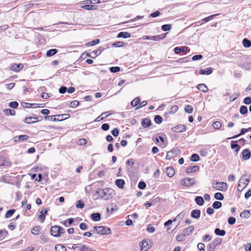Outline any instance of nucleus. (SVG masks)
I'll list each match as a JSON object with an SVG mask.
<instances>
[{
    "label": "nucleus",
    "mask_w": 251,
    "mask_h": 251,
    "mask_svg": "<svg viewBox=\"0 0 251 251\" xmlns=\"http://www.w3.org/2000/svg\"><path fill=\"white\" fill-rule=\"evenodd\" d=\"M214 198L218 200L222 201L224 199L223 195L220 192H217L214 195Z\"/></svg>",
    "instance_id": "42"
},
{
    "label": "nucleus",
    "mask_w": 251,
    "mask_h": 251,
    "mask_svg": "<svg viewBox=\"0 0 251 251\" xmlns=\"http://www.w3.org/2000/svg\"><path fill=\"white\" fill-rule=\"evenodd\" d=\"M113 193L114 190L110 188L98 189L94 194V197L95 199L100 198L104 200H108L112 198Z\"/></svg>",
    "instance_id": "1"
},
{
    "label": "nucleus",
    "mask_w": 251,
    "mask_h": 251,
    "mask_svg": "<svg viewBox=\"0 0 251 251\" xmlns=\"http://www.w3.org/2000/svg\"><path fill=\"white\" fill-rule=\"evenodd\" d=\"M55 249L56 251H66V247L62 245H60V244H58V245H56L55 247Z\"/></svg>",
    "instance_id": "39"
},
{
    "label": "nucleus",
    "mask_w": 251,
    "mask_h": 251,
    "mask_svg": "<svg viewBox=\"0 0 251 251\" xmlns=\"http://www.w3.org/2000/svg\"><path fill=\"white\" fill-rule=\"evenodd\" d=\"M195 202L199 205H202L204 203V200L202 197L197 196L195 199Z\"/></svg>",
    "instance_id": "27"
},
{
    "label": "nucleus",
    "mask_w": 251,
    "mask_h": 251,
    "mask_svg": "<svg viewBox=\"0 0 251 251\" xmlns=\"http://www.w3.org/2000/svg\"><path fill=\"white\" fill-rule=\"evenodd\" d=\"M222 203L220 201H215L213 202L212 204V206L213 208L215 209H219L222 206Z\"/></svg>",
    "instance_id": "48"
},
{
    "label": "nucleus",
    "mask_w": 251,
    "mask_h": 251,
    "mask_svg": "<svg viewBox=\"0 0 251 251\" xmlns=\"http://www.w3.org/2000/svg\"><path fill=\"white\" fill-rule=\"evenodd\" d=\"M79 105V102L77 100H74L72 101L69 105V106L72 108H75Z\"/></svg>",
    "instance_id": "59"
},
{
    "label": "nucleus",
    "mask_w": 251,
    "mask_h": 251,
    "mask_svg": "<svg viewBox=\"0 0 251 251\" xmlns=\"http://www.w3.org/2000/svg\"><path fill=\"white\" fill-rule=\"evenodd\" d=\"M216 15H217L215 14V15H210L207 17L203 18V19L201 20V21L198 22V23H200V24H203V23H206V22H208L209 21L212 20L213 19V18L214 17L216 16Z\"/></svg>",
    "instance_id": "28"
},
{
    "label": "nucleus",
    "mask_w": 251,
    "mask_h": 251,
    "mask_svg": "<svg viewBox=\"0 0 251 251\" xmlns=\"http://www.w3.org/2000/svg\"><path fill=\"white\" fill-rule=\"evenodd\" d=\"M186 212L184 211H182L179 214H178L175 219L173 220L174 222L177 221L178 224L180 223L181 220L183 218V217L185 216Z\"/></svg>",
    "instance_id": "16"
},
{
    "label": "nucleus",
    "mask_w": 251,
    "mask_h": 251,
    "mask_svg": "<svg viewBox=\"0 0 251 251\" xmlns=\"http://www.w3.org/2000/svg\"><path fill=\"white\" fill-rule=\"evenodd\" d=\"M175 173V170L172 167H168L166 169V174L170 177H172L174 175Z\"/></svg>",
    "instance_id": "25"
},
{
    "label": "nucleus",
    "mask_w": 251,
    "mask_h": 251,
    "mask_svg": "<svg viewBox=\"0 0 251 251\" xmlns=\"http://www.w3.org/2000/svg\"><path fill=\"white\" fill-rule=\"evenodd\" d=\"M199 169V167L198 166H193L190 167H188L186 170V172L187 174L196 172L198 171Z\"/></svg>",
    "instance_id": "22"
},
{
    "label": "nucleus",
    "mask_w": 251,
    "mask_h": 251,
    "mask_svg": "<svg viewBox=\"0 0 251 251\" xmlns=\"http://www.w3.org/2000/svg\"><path fill=\"white\" fill-rule=\"evenodd\" d=\"M41 227L40 226H35L31 229V233L34 235H38L39 233Z\"/></svg>",
    "instance_id": "35"
},
{
    "label": "nucleus",
    "mask_w": 251,
    "mask_h": 251,
    "mask_svg": "<svg viewBox=\"0 0 251 251\" xmlns=\"http://www.w3.org/2000/svg\"><path fill=\"white\" fill-rule=\"evenodd\" d=\"M130 37L131 35L129 33L124 31L119 32L117 35V37L118 38H128Z\"/></svg>",
    "instance_id": "20"
},
{
    "label": "nucleus",
    "mask_w": 251,
    "mask_h": 251,
    "mask_svg": "<svg viewBox=\"0 0 251 251\" xmlns=\"http://www.w3.org/2000/svg\"><path fill=\"white\" fill-rule=\"evenodd\" d=\"M212 126L215 129H218L221 127L222 124L220 122L216 121L213 123Z\"/></svg>",
    "instance_id": "53"
},
{
    "label": "nucleus",
    "mask_w": 251,
    "mask_h": 251,
    "mask_svg": "<svg viewBox=\"0 0 251 251\" xmlns=\"http://www.w3.org/2000/svg\"><path fill=\"white\" fill-rule=\"evenodd\" d=\"M247 132V130L246 129V128H242L241 130V132L239 134L232 137H231V138H228V139H231V138H237L238 137L240 136V135H243L246 132Z\"/></svg>",
    "instance_id": "52"
},
{
    "label": "nucleus",
    "mask_w": 251,
    "mask_h": 251,
    "mask_svg": "<svg viewBox=\"0 0 251 251\" xmlns=\"http://www.w3.org/2000/svg\"><path fill=\"white\" fill-rule=\"evenodd\" d=\"M172 25L170 24L163 25L161 26V29L164 31H169L171 30Z\"/></svg>",
    "instance_id": "47"
},
{
    "label": "nucleus",
    "mask_w": 251,
    "mask_h": 251,
    "mask_svg": "<svg viewBox=\"0 0 251 251\" xmlns=\"http://www.w3.org/2000/svg\"><path fill=\"white\" fill-rule=\"evenodd\" d=\"M57 52V50L56 49H51L47 51L46 55L47 56H51L54 54H55Z\"/></svg>",
    "instance_id": "36"
},
{
    "label": "nucleus",
    "mask_w": 251,
    "mask_h": 251,
    "mask_svg": "<svg viewBox=\"0 0 251 251\" xmlns=\"http://www.w3.org/2000/svg\"><path fill=\"white\" fill-rule=\"evenodd\" d=\"M194 230V227L193 226H191L187 228H185L182 232L185 236H188Z\"/></svg>",
    "instance_id": "18"
},
{
    "label": "nucleus",
    "mask_w": 251,
    "mask_h": 251,
    "mask_svg": "<svg viewBox=\"0 0 251 251\" xmlns=\"http://www.w3.org/2000/svg\"><path fill=\"white\" fill-rule=\"evenodd\" d=\"M154 122L157 124H161L163 121L162 118L159 115H156L154 117Z\"/></svg>",
    "instance_id": "51"
},
{
    "label": "nucleus",
    "mask_w": 251,
    "mask_h": 251,
    "mask_svg": "<svg viewBox=\"0 0 251 251\" xmlns=\"http://www.w3.org/2000/svg\"><path fill=\"white\" fill-rule=\"evenodd\" d=\"M197 247L200 251H205V245L204 244L199 243L197 245Z\"/></svg>",
    "instance_id": "60"
},
{
    "label": "nucleus",
    "mask_w": 251,
    "mask_h": 251,
    "mask_svg": "<svg viewBox=\"0 0 251 251\" xmlns=\"http://www.w3.org/2000/svg\"><path fill=\"white\" fill-rule=\"evenodd\" d=\"M214 188L217 190L224 191L227 189V184L226 182H216L214 184Z\"/></svg>",
    "instance_id": "5"
},
{
    "label": "nucleus",
    "mask_w": 251,
    "mask_h": 251,
    "mask_svg": "<svg viewBox=\"0 0 251 251\" xmlns=\"http://www.w3.org/2000/svg\"><path fill=\"white\" fill-rule=\"evenodd\" d=\"M3 112L6 116H14L16 114L15 110L10 109H5L3 110Z\"/></svg>",
    "instance_id": "29"
},
{
    "label": "nucleus",
    "mask_w": 251,
    "mask_h": 251,
    "mask_svg": "<svg viewBox=\"0 0 251 251\" xmlns=\"http://www.w3.org/2000/svg\"><path fill=\"white\" fill-rule=\"evenodd\" d=\"M19 105V103L17 101H13L9 102V106L11 108H13L14 109H16L18 107Z\"/></svg>",
    "instance_id": "50"
},
{
    "label": "nucleus",
    "mask_w": 251,
    "mask_h": 251,
    "mask_svg": "<svg viewBox=\"0 0 251 251\" xmlns=\"http://www.w3.org/2000/svg\"><path fill=\"white\" fill-rule=\"evenodd\" d=\"M100 43V40L99 39H96L93 40L91 42H88L86 43L85 45L88 47L93 46L96 45Z\"/></svg>",
    "instance_id": "32"
},
{
    "label": "nucleus",
    "mask_w": 251,
    "mask_h": 251,
    "mask_svg": "<svg viewBox=\"0 0 251 251\" xmlns=\"http://www.w3.org/2000/svg\"><path fill=\"white\" fill-rule=\"evenodd\" d=\"M29 136L27 135H22L16 136L14 137L15 142H19L21 141H26L28 139Z\"/></svg>",
    "instance_id": "14"
},
{
    "label": "nucleus",
    "mask_w": 251,
    "mask_h": 251,
    "mask_svg": "<svg viewBox=\"0 0 251 251\" xmlns=\"http://www.w3.org/2000/svg\"><path fill=\"white\" fill-rule=\"evenodd\" d=\"M200 160L199 155L198 154H193L190 158V160L193 162H197Z\"/></svg>",
    "instance_id": "43"
},
{
    "label": "nucleus",
    "mask_w": 251,
    "mask_h": 251,
    "mask_svg": "<svg viewBox=\"0 0 251 251\" xmlns=\"http://www.w3.org/2000/svg\"><path fill=\"white\" fill-rule=\"evenodd\" d=\"M115 184L119 188L122 189L124 187L125 181L124 179H117L115 181Z\"/></svg>",
    "instance_id": "21"
},
{
    "label": "nucleus",
    "mask_w": 251,
    "mask_h": 251,
    "mask_svg": "<svg viewBox=\"0 0 251 251\" xmlns=\"http://www.w3.org/2000/svg\"><path fill=\"white\" fill-rule=\"evenodd\" d=\"M185 111L186 112L191 114L193 111V108L190 105H187L185 108Z\"/></svg>",
    "instance_id": "54"
},
{
    "label": "nucleus",
    "mask_w": 251,
    "mask_h": 251,
    "mask_svg": "<svg viewBox=\"0 0 251 251\" xmlns=\"http://www.w3.org/2000/svg\"><path fill=\"white\" fill-rule=\"evenodd\" d=\"M7 234V232L5 230H0V240L4 238Z\"/></svg>",
    "instance_id": "64"
},
{
    "label": "nucleus",
    "mask_w": 251,
    "mask_h": 251,
    "mask_svg": "<svg viewBox=\"0 0 251 251\" xmlns=\"http://www.w3.org/2000/svg\"><path fill=\"white\" fill-rule=\"evenodd\" d=\"M185 238L186 236L183 232H182L181 234H179L176 236V239L178 242H182L185 240Z\"/></svg>",
    "instance_id": "44"
},
{
    "label": "nucleus",
    "mask_w": 251,
    "mask_h": 251,
    "mask_svg": "<svg viewBox=\"0 0 251 251\" xmlns=\"http://www.w3.org/2000/svg\"><path fill=\"white\" fill-rule=\"evenodd\" d=\"M181 184L183 186H190L195 184V181L193 178L186 177L181 180Z\"/></svg>",
    "instance_id": "6"
},
{
    "label": "nucleus",
    "mask_w": 251,
    "mask_h": 251,
    "mask_svg": "<svg viewBox=\"0 0 251 251\" xmlns=\"http://www.w3.org/2000/svg\"><path fill=\"white\" fill-rule=\"evenodd\" d=\"M251 156V153L249 149H245L242 151V157L244 160H248Z\"/></svg>",
    "instance_id": "12"
},
{
    "label": "nucleus",
    "mask_w": 251,
    "mask_h": 251,
    "mask_svg": "<svg viewBox=\"0 0 251 251\" xmlns=\"http://www.w3.org/2000/svg\"><path fill=\"white\" fill-rule=\"evenodd\" d=\"M162 34L160 35H158L156 36H144L143 37V39L145 40H153V41H159L161 39H164L165 38L166 34Z\"/></svg>",
    "instance_id": "4"
},
{
    "label": "nucleus",
    "mask_w": 251,
    "mask_h": 251,
    "mask_svg": "<svg viewBox=\"0 0 251 251\" xmlns=\"http://www.w3.org/2000/svg\"><path fill=\"white\" fill-rule=\"evenodd\" d=\"M15 210L14 209H10V210H8L5 215V217L6 218H9L10 217H11L13 214L15 213Z\"/></svg>",
    "instance_id": "41"
},
{
    "label": "nucleus",
    "mask_w": 251,
    "mask_h": 251,
    "mask_svg": "<svg viewBox=\"0 0 251 251\" xmlns=\"http://www.w3.org/2000/svg\"><path fill=\"white\" fill-rule=\"evenodd\" d=\"M140 102V99L139 98H135L131 102V105L132 107H135L138 106Z\"/></svg>",
    "instance_id": "33"
},
{
    "label": "nucleus",
    "mask_w": 251,
    "mask_h": 251,
    "mask_svg": "<svg viewBox=\"0 0 251 251\" xmlns=\"http://www.w3.org/2000/svg\"><path fill=\"white\" fill-rule=\"evenodd\" d=\"M197 88L203 93H206L208 91V88L207 86L203 83L198 84Z\"/></svg>",
    "instance_id": "17"
},
{
    "label": "nucleus",
    "mask_w": 251,
    "mask_h": 251,
    "mask_svg": "<svg viewBox=\"0 0 251 251\" xmlns=\"http://www.w3.org/2000/svg\"><path fill=\"white\" fill-rule=\"evenodd\" d=\"M94 228L96 232L99 234H109L111 233V229L102 226H94Z\"/></svg>",
    "instance_id": "2"
},
{
    "label": "nucleus",
    "mask_w": 251,
    "mask_h": 251,
    "mask_svg": "<svg viewBox=\"0 0 251 251\" xmlns=\"http://www.w3.org/2000/svg\"><path fill=\"white\" fill-rule=\"evenodd\" d=\"M236 222V219L233 217H230L228 219V223L229 225H233Z\"/></svg>",
    "instance_id": "63"
},
{
    "label": "nucleus",
    "mask_w": 251,
    "mask_h": 251,
    "mask_svg": "<svg viewBox=\"0 0 251 251\" xmlns=\"http://www.w3.org/2000/svg\"><path fill=\"white\" fill-rule=\"evenodd\" d=\"M244 47L249 48L251 46V42L248 39H244L242 41Z\"/></svg>",
    "instance_id": "40"
},
{
    "label": "nucleus",
    "mask_w": 251,
    "mask_h": 251,
    "mask_svg": "<svg viewBox=\"0 0 251 251\" xmlns=\"http://www.w3.org/2000/svg\"><path fill=\"white\" fill-rule=\"evenodd\" d=\"M110 111H107L105 112H103L100 116H99L98 118H97L94 122H99L101 120H102L104 118H105L108 117V115H105V116H103L104 115H105L106 113H109Z\"/></svg>",
    "instance_id": "37"
},
{
    "label": "nucleus",
    "mask_w": 251,
    "mask_h": 251,
    "mask_svg": "<svg viewBox=\"0 0 251 251\" xmlns=\"http://www.w3.org/2000/svg\"><path fill=\"white\" fill-rule=\"evenodd\" d=\"M141 125L143 127L146 128L151 126V122L148 118H144L142 120Z\"/></svg>",
    "instance_id": "15"
},
{
    "label": "nucleus",
    "mask_w": 251,
    "mask_h": 251,
    "mask_svg": "<svg viewBox=\"0 0 251 251\" xmlns=\"http://www.w3.org/2000/svg\"><path fill=\"white\" fill-rule=\"evenodd\" d=\"M177 151L176 150H172L167 152L166 155V159L168 160H171L173 157L176 156L177 155Z\"/></svg>",
    "instance_id": "9"
},
{
    "label": "nucleus",
    "mask_w": 251,
    "mask_h": 251,
    "mask_svg": "<svg viewBox=\"0 0 251 251\" xmlns=\"http://www.w3.org/2000/svg\"><path fill=\"white\" fill-rule=\"evenodd\" d=\"M21 104L23 107L29 108V107H31V106H32V105H35L36 104L35 103H29L26 102H22L21 103Z\"/></svg>",
    "instance_id": "55"
},
{
    "label": "nucleus",
    "mask_w": 251,
    "mask_h": 251,
    "mask_svg": "<svg viewBox=\"0 0 251 251\" xmlns=\"http://www.w3.org/2000/svg\"><path fill=\"white\" fill-rule=\"evenodd\" d=\"M138 187L140 189H144L146 187V184L144 181H140L138 184Z\"/></svg>",
    "instance_id": "62"
},
{
    "label": "nucleus",
    "mask_w": 251,
    "mask_h": 251,
    "mask_svg": "<svg viewBox=\"0 0 251 251\" xmlns=\"http://www.w3.org/2000/svg\"><path fill=\"white\" fill-rule=\"evenodd\" d=\"M251 213L249 210H245L240 213V217L243 218L248 219L250 218Z\"/></svg>",
    "instance_id": "24"
},
{
    "label": "nucleus",
    "mask_w": 251,
    "mask_h": 251,
    "mask_svg": "<svg viewBox=\"0 0 251 251\" xmlns=\"http://www.w3.org/2000/svg\"><path fill=\"white\" fill-rule=\"evenodd\" d=\"M32 119L38 120V118L36 117H26L24 120V122L27 124H31L36 123L37 121H32Z\"/></svg>",
    "instance_id": "19"
},
{
    "label": "nucleus",
    "mask_w": 251,
    "mask_h": 251,
    "mask_svg": "<svg viewBox=\"0 0 251 251\" xmlns=\"http://www.w3.org/2000/svg\"><path fill=\"white\" fill-rule=\"evenodd\" d=\"M214 233L217 235L223 236L226 234V231L225 230L220 229L219 228H216L214 230Z\"/></svg>",
    "instance_id": "26"
},
{
    "label": "nucleus",
    "mask_w": 251,
    "mask_h": 251,
    "mask_svg": "<svg viewBox=\"0 0 251 251\" xmlns=\"http://www.w3.org/2000/svg\"><path fill=\"white\" fill-rule=\"evenodd\" d=\"M103 50L104 49L101 47H100L99 49L92 51L91 53L93 54L94 57H96L98 55H100Z\"/></svg>",
    "instance_id": "34"
},
{
    "label": "nucleus",
    "mask_w": 251,
    "mask_h": 251,
    "mask_svg": "<svg viewBox=\"0 0 251 251\" xmlns=\"http://www.w3.org/2000/svg\"><path fill=\"white\" fill-rule=\"evenodd\" d=\"M249 182V178L245 179L244 176H242L238 182V190L242 191L248 185Z\"/></svg>",
    "instance_id": "3"
},
{
    "label": "nucleus",
    "mask_w": 251,
    "mask_h": 251,
    "mask_svg": "<svg viewBox=\"0 0 251 251\" xmlns=\"http://www.w3.org/2000/svg\"><path fill=\"white\" fill-rule=\"evenodd\" d=\"M74 222L73 218H69L67 220L64 222L63 225L66 227H68L69 226H70Z\"/></svg>",
    "instance_id": "45"
},
{
    "label": "nucleus",
    "mask_w": 251,
    "mask_h": 251,
    "mask_svg": "<svg viewBox=\"0 0 251 251\" xmlns=\"http://www.w3.org/2000/svg\"><path fill=\"white\" fill-rule=\"evenodd\" d=\"M149 240L144 239L140 244L139 245L141 247V251H147L149 249Z\"/></svg>",
    "instance_id": "8"
},
{
    "label": "nucleus",
    "mask_w": 251,
    "mask_h": 251,
    "mask_svg": "<svg viewBox=\"0 0 251 251\" xmlns=\"http://www.w3.org/2000/svg\"><path fill=\"white\" fill-rule=\"evenodd\" d=\"M174 132H181L186 130V127L183 125H178L172 128Z\"/></svg>",
    "instance_id": "10"
},
{
    "label": "nucleus",
    "mask_w": 251,
    "mask_h": 251,
    "mask_svg": "<svg viewBox=\"0 0 251 251\" xmlns=\"http://www.w3.org/2000/svg\"><path fill=\"white\" fill-rule=\"evenodd\" d=\"M76 207L77 208H83L84 207V203L82 201L79 200L76 202Z\"/></svg>",
    "instance_id": "56"
},
{
    "label": "nucleus",
    "mask_w": 251,
    "mask_h": 251,
    "mask_svg": "<svg viewBox=\"0 0 251 251\" xmlns=\"http://www.w3.org/2000/svg\"><path fill=\"white\" fill-rule=\"evenodd\" d=\"M241 67L246 70H250L251 69V62H245L241 65Z\"/></svg>",
    "instance_id": "38"
},
{
    "label": "nucleus",
    "mask_w": 251,
    "mask_h": 251,
    "mask_svg": "<svg viewBox=\"0 0 251 251\" xmlns=\"http://www.w3.org/2000/svg\"><path fill=\"white\" fill-rule=\"evenodd\" d=\"M222 240L220 238H217L214 239L212 242L216 246L220 245L222 243Z\"/></svg>",
    "instance_id": "61"
},
{
    "label": "nucleus",
    "mask_w": 251,
    "mask_h": 251,
    "mask_svg": "<svg viewBox=\"0 0 251 251\" xmlns=\"http://www.w3.org/2000/svg\"><path fill=\"white\" fill-rule=\"evenodd\" d=\"M91 217L94 221L97 222L100 220L101 215L100 213H94L91 214Z\"/></svg>",
    "instance_id": "23"
},
{
    "label": "nucleus",
    "mask_w": 251,
    "mask_h": 251,
    "mask_svg": "<svg viewBox=\"0 0 251 251\" xmlns=\"http://www.w3.org/2000/svg\"><path fill=\"white\" fill-rule=\"evenodd\" d=\"M237 141H232L231 143V148L232 149H236L235 151L238 152L240 149L239 145L236 143Z\"/></svg>",
    "instance_id": "31"
},
{
    "label": "nucleus",
    "mask_w": 251,
    "mask_h": 251,
    "mask_svg": "<svg viewBox=\"0 0 251 251\" xmlns=\"http://www.w3.org/2000/svg\"><path fill=\"white\" fill-rule=\"evenodd\" d=\"M59 226H51L50 228V234L54 237H60L59 232Z\"/></svg>",
    "instance_id": "7"
},
{
    "label": "nucleus",
    "mask_w": 251,
    "mask_h": 251,
    "mask_svg": "<svg viewBox=\"0 0 251 251\" xmlns=\"http://www.w3.org/2000/svg\"><path fill=\"white\" fill-rule=\"evenodd\" d=\"M212 73V70L210 68H208L206 70L201 69L200 74L201 75H210Z\"/></svg>",
    "instance_id": "30"
},
{
    "label": "nucleus",
    "mask_w": 251,
    "mask_h": 251,
    "mask_svg": "<svg viewBox=\"0 0 251 251\" xmlns=\"http://www.w3.org/2000/svg\"><path fill=\"white\" fill-rule=\"evenodd\" d=\"M23 68L22 64H14L10 66V70L15 72H19Z\"/></svg>",
    "instance_id": "11"
},
{
    "label": "nucleus",
    "mask_w": 251,
    "mask_h": 251,
    "mask_svg": "<svg viewBox=\"0 0 251 251\" xmlns=\"http://www.w3.org/2000/svg\"><path fill=\"white\" fill-rule=\"evenodd\" d=\"M201 213V210L199 209L193 210L191 213V216L193 218L198 219L200 217Z\"/></svg>",
    "instance_id": "13"
},
{
    "label": "nucleus",
    "mask_w": 251,
    "mask_h": 251,
    "mask_svg": "<svg viewBox=\"0 0 251 251\" xmlns=\"http://www.w3.org/2000/svg\"><path fill=\"white\" fill-rule=\"evenodd\" d=\"M216 246L212 243L211 242L207 247L208 251H214Z\"/></svg>",
    "instance_id": "49"
},
{
    "label": "nucleus",
    "mask_w": 251,
    "mask_h": 251,
    "mask_svg": "<svg viewBox=\"0 0 251 251\" xmlns=\"http://www.w3.org/2000/svg\"><path fill=\"white\" fill-rule=\"evenodd\" d=\"M124 45V43L123 42H117L112 44V46L113 47H121Z\"/></svg>",
    "instance_id": "58"
},
{
    "label": "nucleus",
    "mask_w": 251,
    "mask_h": 251,
    "mask_svg": "<svg viewBox=\"0 0 251 251\" xmlns=\"http://www.w3.org/2000/svg\"><path fill=\"white\" fill-rule=\"evenodd\" d=\"M240 113L241 114L245 115L248 113L247 107L244 105H242L240 108Z\"/></svg>",
    "instance_id": "46"
},
{
    "label": "nucleus",
    "mask_w": 251,
    "mask_h": 251,
    "mask_svg": "<svg viewBox=\"0 0 251 251\" xmlns=\"http://www.w3.org/2000/svg\"><path fill=\"white\" fill-rule=\"evenodd\" d=\"M109 69L111 73H117L119 72L121 70L120 68L118 66L111 67Z\"/></svg>",
    "instance_id": "57"
}]
</instances>
